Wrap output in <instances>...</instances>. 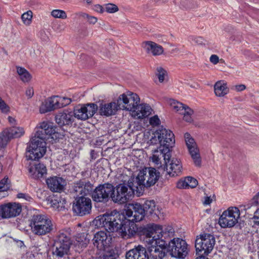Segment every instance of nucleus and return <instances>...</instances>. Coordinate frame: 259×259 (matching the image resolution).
<instances>
[{"mask_svg":"<svg viewBox=\"0 0 259 259\" xmlns=\"http://www.w3.org/2000/svg\"><path fill=\"white\" fill-rule=\"evenodd\" d=\"M39 128L27 148L26 157L28 159L36 160L42 157L46 152V140L56 133L57 127L51 122L43 121L40 124Z\"/></svg>","mask_w":259,"mask_h":259,"instance_id":"1","label":"nucleus"},{"mask_svg":"<svg viewBox=\"0 0 259 259\" xmlns=\"http://www.w3.org/2000/svg\"><path fill=\"white\" fill-rule=\"evenodd\" d=\"M124 219V214L114 210L98 216L94 220V223L98 227L104 228L108 232H118Z\"/></svg>","mask_w":259,"mask_h":259,"instance_id":"2","label":"nucleus"},{"mask_svg":"<svg viewBox=\"0 0 259 259\" xmlns=\"http://www.w3.org/2000/svg\"><path fill=\"white\" fill-rule=\"evenodd\" d=\"M72 245L69 230L60 231L54 240L53 255L56 258H62L68 255Z\"/></svg>","mask_w":259,"mask_h":259,"instance_id":"3","label":"nucleus"},{"mask_svg":"<svg viewBox=\"0 0 259 259\" xmlns=\"http://www.w3.org/2000/svg\"><path fill=\"white\" fill-rule=\"evenodd\" d=\"M132 179L129 180L128 184L120 183L115 187L113 186L114 192L112 194V201L114 203L123 204L131 199L134 191H136L137 186Z\"/></svg>","mask_w":259,"mask_h":259,"instance_id":"4","label":"nucleus"},{"mask_svg":"<svg viewBox=\"0 0 259 259\" xmlns=\"http://www.w3.org/2000/svg\"><path fill=\"white\" fill-rule=\"evenodd\" d=\"M140 229L141 232L145 236V241L146 244L149 239H157L158 235H159L160 239H166L172 237L174 233V229L170 227L163 229L160 225L153 223L147 224Z\"/></svg>","mask_w":259,"mask_h":259,"instance_id":"5","label":"nucleus"},{"mask_svg":"<svg viewBox=\"0 0 259 259\" xmlns=\"http://www.w3.org/2000/svg\"><path fill=\"white\" fill-rule=\"evenodd\" d=\"M166 239L159 238L157 239H149L147 241L146 246L148 259H163L166 255L165 250L167 247Z\"/></svg>","mask_w":259,"mask_h":259,"instance_id":"6","label":"nucleus"},{"mask_svg":"<svg viewBox=\"0 0 259 259\" xmlns=\"http://www.w3.org/2000/svg\"><path fill=\"white\" fill-rule=\"evenodd\" d=\"M159 178V172L153 167H145L140 170L136 178L132 179L138 187H150L153 186Z\"/></svg>","mask_w":259,"mask_h":259,"instance_id":"7","label":"nucleus"},{"mask_svg":"<svg viewBox=\"0 0 259 259\" xmlns=\"http://www.w3.org/2000/svg\"><path fill=\"white\" fill-rule=\"evenodd\" d=\"M30 226L32 232L37 235H45L50 233L53 229V225L51 219L46 215H33Z\"/></svg>","mask_w":259,"mask_h":259,"instance_id":"8","label":"nucleus"},{"mask_svg":"<svg viewBox=\"0 0 259 259\" xmlns=\"http://www.w3.org/2000/svg\"><path fill=\"white\" fill-rule=\"evenodd\" d=\"M166 246V252L176 258H185L189 251L186 241L180 238L171 239Z\"/></svg>","mask_w":259,"mask_h":259,"instance_id":"9","label":"nucleus"},{"mask_svg":"<svg viewBox=\"0 0 259 259\" xmlns=\"http://www.w3.org/2000/svg\"><path fill=\"white\" fill-rule=\"evenodd\" d=\"M113 192V184L105 183L99 184L94 189L91 197L95 202L106 204L110 200L112 201Z\"/></svg>","mask_w":259,"mask_h":259,"instance_id":"10","label":"nucleus"},{"mask_svg":"<svg viewBox=\"0 0 259 259\" xmlns=\"http://www.w3.org/2000/svg\"><path fill=\"white\" fill-rule=\"evenodd\" d=\"M215 239L211 234L204 233L197 236L195 240V246L197 253L200 255H208L213 249Z\"/></svg>","mask_w":259,"mask_h":259,"instance_id":"11","label":"nucleus"},{"mask_svg":"<svg viewBox=\"0 0 259 259\" xmlns=\"http://www.w3.org/2000/svg\"><path fill=\"white\" fill-rule=\"evenodd\" d=\"M240 210L236 207H229L224 211L219 220V223L222 228H231L238 222L240 218Z\"/></svg>","mask_w":259,"mask_h":259,"instance_id":"12","label":"nucleus"},{"mask_svg":"<svg viewBox=\"0 0 259 259\" xmlns=\"http://www.w3.org/2000/svg\"><path fill=\"white\" fill-rule=\"evenodd\" d=\"M117 99L121 109L132 112L136 110L140 100L137 94L131 92H127L120 95Z\"/></svg>","mask_w":259,"mask_h":259,"instance_id":"13","label":"nucleus"},{"mask_svg":"<svg viewBox=\"0 0 259 259\" xmlns=\"http://www.w3.org/2000/svg\"><path fill=\"white\" fill-rule=\"evenodd\" d=\"M92 207L91 199L83 196L77 197L72 205V210L74 213L79 216L89 214Z\"/></svg>","mask_w":259,"mask_h":259,"instance_id":"14","label":"nucleus"},{"mask_svg":"<svg viewBox=\"0 0 259 259\" xmlns=\"http://www.w3.org/2000/svg\"><path fill=\"white\" fill-rule=\"evenodd\" d=\"M97 109L98 106L96 104L88 103L76 106L72 112L74 118L81 120H85L93 117Z\"/></svg>","mask_w":259,"mask_h":259,"instance_id":"15","label":"nucleus"},{"mask_svg":"<svg viewBox=\"0 0 259 259\" xmlns=\"http://www.w3.org/2000/svg\"><path fill=\"white\" fill-rule=\"evenodd\" d=\"M21 205L16 203H9L0 206V219H8L18 215L21 212Z\"/></svg>","mask_w":259,"mask_h":259,"instance_id":"16","label":"nucleus"},{"mask_svg":"<svg viewBox=\"0 0 259 259\" xmlns=\"http://www.w3.org/2000/svg\"><path fill=\"white\" fill-rule=\"evenodd\" d=\"M24 133L23 128L19 127L13 126L5 129L0 134L1 146H6L11 139L19 138Z\"/></svg>","mask_w":259,"mask_h":259,"instance_id":"17","label":"nucleus"},{"mask_svg":"<svg viewBox=\"0 0 259 259\" xmlns=\"http://www.w3.org/2000/svg\"><path fill=\"white\" fill-rule=\"evenodd\" d=\"M144 212L142 205L138 203L129 204L125 210L124 215L128 218L133 217L132 221L138 222L144 218L146 215Z\"/></svg>","mask_w":259,"mask_h":259,"instance_id":"18","label":"nucleus"},{"mask_svg":"<svg viewBox=\"0 0 259 259\" xmlns=\"http://www.w3.org/2000/svg\"><path fill=\"white\" fill-rule=\"evenodd\" d=\"M55 121L61 127L72 126L74 122L72 111L65 110L63 112L58 113L55 116Z\"/></svg>","mask_w":259,"mask_h":259,"instance_id":"19","label":"nucleus"},{"mask_svg":"<svg viewBox=\"0 0 259 259\" xmlns=\"http://www.w3.org/2000/svg\"><path fill=\"white\" fill-rule=\"evenodd\" d=\"M138 230L137 225L133 221L127 220L125 217L123 219L118 232L123 238H130L134 235Z\"/></svg>","mask_w":259,"mask_h":259,"instance_id":"20","label":"nucleus"},{"mask_svg":"<svg viewBox=\"0 0 259 259\" xmlns=\"http://www.w3.org/2000/svg\"><path fill=\"white\" fill-rule=\"evenodd\" d=\"M166 163L170 162L169 165H167L166 170L171 177H175L181 175L182 172V165L179 159L172 158L170 159L169 155L165 154L163 155Z\"/></svg>","mask_w":259,"mask_h":259,"instance_id":"21","label":"nucleus"},{"mask_svg":"<svg viewBox=\"0 0 259 259\" xmlns=\"http://www.w3.org/2000/svg\"><path fill=\"white\" fill-rule=\"evenodd\" d=\"M185 141L189 150V153L192 158L196 166H200L201 159L199 150L196 147V144L189 133L185 134Z\"/></svg>","mask_w":259,"mask_h":259,"instance_id":"22","label":"nucleus"},{"mask_svg":"<svg viewBox=\"0 0 259 259\" xmlns=\"http://www.w3.org/2000/svg\"><path fill=\"white\" fill-rule=\"evenodd\" d=\"M111 240L112 238L110 235L108 236L106 232L101 231L95 234L93 243L94 246L98 249L102 250L109 245Z\"/></svg>","mask_w":259,"mask_h":259,"instance_id":"23","label":"nucleus"},{"mask_svg":"<svg viewBox=\"0 0 259 259\" xmlns=\"http://www.w3.org/2000/svg\"><path fill=\"white\" fill-rule=\"evenodd\" d=\"M46 183L48 188L51 191L59 193L64 190L66 185L65 180L61 177L57 176L48 178L46 180Z\"/></svg>","mask_w":259,"mask_h":259,"instance_id":"24","label":"nucleus"},{"mask_svg":"<svg viewBox=\"0 0 259 259\" xmlns=\"http://www.w3.org/2000/svg\"><path fill=\"white\" fill-rule=\"evenodd\" d=\"M119 109H121L117 99L116 101L101 104L99 106V113L102 116L108 117L115 114Z\"/></svg>","mask_w":259,"mask_h":259,"instance_id":"25","label":"nucleus"},{"mask_svg":"<svg viewBox=\"0 0 259 259\" xmlns=\"http://www.w3.org/2000/svg\"><path fill=\"white\" fill-rule=\"evenodd\" d=\"M94 185L90 181H79L74 184L73 190L79 195L85 196L92 195Z\"/></svg>","mask_w":259,"mask_h":259,"instance_id":"26","label":"nucleus"},{"mask_svg":"<svg viewBox=\"0 0 259 259\" xmlns=\"http://www.w3.org/2000/svg\"><path fill=\"white\" fill-rule=\"evenodd\" d=\"M30 176L34 179H38L47 174L46 166L41 163L30 165L28 168Z\"/></svg>","mask_w":259,"mask_h":259,"instance_id":"27","label":"nucleus"},{"mask_svg":"<svg viewBox=\"0 0 259 259\" xmlns=\"http://www.w3.org/2000/svg\"><path fill=\"white\" fill-rule=\"evenodd\" d=\"M58 96H55L49 98L40 107L39 111L41 113H45L59 109Z\"/></svg>","mask_w":259,"mask_h":259,"instance_id":"28","label":"nucleus"},{"mask_svg":"<svg viewBox=\"0 0 259 259\" xmlns=\"http://www.w3.org/2000/svg\"><path fill=\"white\" fill-rule=\"evenodd\" d=\"M126 259H148L146 248L139 245L130 250L126 254Z\"/></svg>","mask_w":259,"mask_h":259,"instance_id":"29","label":"nucleus"},{"mask_svg":"<svg viewBox=\"0 0 259 259\" xmlns=\"http://www.w3.org/2000/svg\"><path fill=\"white\" fill-rule=\"evenodd\" d=\"M90 241V239L88 237V234L85 233H80L76 235L75 241H74V246L76 250L80 252L82 250L85 248Z\"/></svg>","mask_w":259,"mask_h":259,"instance_id":"30","label":"nucleus"},{"mask_svg":"<svg viewBox=\"0 0 259 259\" xmlns=\"http://www.w3.org/2000/svg\"><path fill=\"white\" fill-rule=\"evenodd\" d=\"M165 130V131H166V132H165L166 134L165 133L162 136V138L163 139V146L169 150V148L172 147V146L175 144V136L173 133L170 130L166 129L163 126H160L157 130L162 131V130Z\"/></svg>","mask_w":259,"mask_h":259,"instance_id":"31","label":"nucleus"},{"mask_svg":"<svg viewBox=\"0 0 259 259\" xmlns=\"http://www.w3.org/2000/svg\"><path fill=\"white\" fill-rule=\"evenodd\" d=\"M143 47L148 53H151L154 56L160 55L163 52L161 46L150 41L144 42Z\"/></svg>","mask_w":259,"mask_h":259,"instance_id":"32","label":"nucleus"},{"mask_svg":"<svg viewBox=\"0 0 259 259\" xmlns=\"http://www.w3.org/2000/svg\"><path fill=\"white\" fill-rule=\"evenodd\" d=\"M151 108L146 104H138L136 107V110H134L133 112H135L136 115L139 118H144L147 117L151 113Z\"/></svg>","mask_w":259,"mask_h":259,"instance_id":"33","label":"nucleus"},{"mask_svg":"<svg viewBox=\"0 0 259 259\" xmlns=\"http://www.w3.org/2000/svg\"><path fill=\"white\" fill-rule=\"evenodd\" d=\"M214 90L215 95L218 97L224 96L229 92L227 83L222 80L218 81L215 83Z\"/></svg>","mask_w":259,"mask_h":259,"instance_id":"34","label":"nucleus"},{"mask_svg":"<svg viewBox=\"0 0 259 259\" xmlns=\"http://www.w3.org/2000/svg\"><path fill=\"white\" fill-rule=\"evenodd\" d=\"M165 132L166 131H165L164 130H162V131L156 130L150 140V143L153 145L159 144L163 146V139L162 136L165 133L166 134Z\"/></svg>","mask_w":259,"mask_h":259,"instance_id":"35","label":"nucleus"},{"mask_svg":"<svg viewBox=\"0 0 259 259\" xmlns=\"http://www.w3.org/2000/svg\"><path fill=\"white\" fill-rule=\"evenodd\" d=\"M146 215L149 216L153 214L155 209V202L153 200H147L142 206Z\"/></svg>","mask_w":259,"mask_h":259,"instance_id":"36","label":"nucleus"},{"mask_svg":"<svg viewBox=\"0 0 259 259\" xmlns=\"http://www.w3.org/2000/svg\"><path fill=\"white\" fill-rule=\"evenodd\" d=\"M17 71L22 81L25 82L30 80L31 75L24 68L18 67Z\"/></svg>","mask_w":259,"mask_h":259,"instance_id":"37","label":"nucleus"},{"mask_svg":"<svg viewBox=\"0 0 259 259\" xmlns=\"http://www.w3.org/2000/svg\"><path fill=\"white\" fill-rule=\"evenodd\" d=\"M169 104L171 108L177 112H181L184 111L187 108V106L184 105L183 104L178 102L175 100H170Z\"/></svg>","mask_w":259,"mask_h":259,"instance_id":"38","label":"nucleus"},{"mask_svg":"<svg viewBox=\"0 0 259 259\" xmlns=\"http://www.w3.org/2000/svg\"><path fill=\"white\" fill-rule=\"evenodd\" d=\"M118 256V254L116 251L111 249L105 250L100 256L99 259H116Z\"/></svg>","mask_w":259,"mask_h":259,"instance_id":"39","label":"nucleus"},{"mask_svg":"<svg viewBox=\"0 0 259 259\" xmlns=\"http://www.w3.org/2000/svg\"><path fill=\"white\" fill-rule=\"evenodd\" d=\"M11 187V182L7 176H5L0 181V192L7 191Z\"/></svg>","mask_w":259,"mask_h":259,"instance_id":"40","label":"nucleus"},{"mask_svg":"<svg viewBox=\"0 0 259 259\" xmlns=\"http://www.w3.org/2000/svg\"><path fill=\"white\" fill-rule=\"evenodd\" d=\"M193 113V111L188 106L184 111L181 112V114L184 115V120L187 122H190L192 120L191 115Z\"/></svg>","mask_w":259,"mask_h":259,"instance_id":"41","label":"nucleus"},{"mask_svg":"<svg viewBox=\"0 0 259 259\" xmlns=\"http://www.w3.org/2000/svg\"><path fill=\"white\" fill-rule=\"evenodd\" d=\"M53 17L57 18L65 19L67 15L64 11L61 10H54L51 12Z\"/></svg>","mask_w":259,"mask_h":259,"instance_id":"42","label":"nucleus"},{"mask_svg":"<svg viewBox=\"0 0 259 259\" xmlns=\"http://www.w3.org/2000/svg\"><path fill=\"white\" fill-rule=\"evenodd\" d=\"M58 106L59 108L64 107L71 103L72 100L69 98L61 97L58 96Z\"/></svg>","mask_w":259,"mask_h":259,"instance_id":"43","label":"nucleus"},{"mask_svg":"<svg viewBox=\"0 0 259 259\" xmlns=\"http://www.w3.org/2000/svg\"><path fill=\"white\" fill-rule=\"evenodd\" d=\"M165 74L166 71L162 67H157L156 76L158 78L159 82H162L164 81Z\"/></svg>","mask_w":259,"mask_h":259,"instance_id":"44","label":"nucleus"},{"mask_svg":"<svg viewBox=\"0 0 259 259\" xmlns=\"http://www.w3.org/2000/svg\"><path fill=\"white\" fill-rule=\"evenodd\" d=\"M21 18L25 24H29L32 18V12L28 11L22 15Z\"/></svg>","mask_w":259,"mask_h":259,"instance_id":"45","label":"nucleus"},{"mask_svg":"<svg viewBox=\"0 0 259 259\" xmlns=\"http://www.w3.org/2000/svg\"><path fill=\"white\" fill-rule=\"evenodd\" d=\"M0 110L2 112L7 113L10 111L9 106L0 97Z\"/></svg>","mask_w":259,"mask_h":259,"instance_id":"46","label":"nucleus"},{"mask_svg":"<svg viewBox=\"0 0 259 259\" xmlns=\"http://www.w3.org/2000/svg\"><path fill=\"white\" fill-rule=\"evenodd\" d=\"M187 180L188 181V188H195L198 185V181L196 179L191 177H187Z\"/></svg>","mask_w":259,"mask_h":259,"instance_id":"47","label":"nucleus"},{"mask_svg":"<svg viewBox=\"0 0 259 259\" xmlns=\"http://www.w3.org/2000/svg\"><path fill=\"white\" fill-rule=\"evenodd\" d=\"M106 11L108 13H113L118 10L117 6L114 4H108L105 6Z\"/></svg>","mask_w":259,"mask_h":259,"instance_id":"48","label":"nucleus"},{"mask_svg":"<svg viewBox=\"0 0 259 259\" xmlns=\"http://www.w3.org/2000/svg\"><path fill=\"white\" fill-rule=\"evenodd\" d=\"M188 184L186 177L183 180L182 179L179 181L177 184V187L179 189H188Z\"/></svg>","mask_w":259,"mask_h":259,"instance_id":"49","label":"nucleus"},{"mask_svg":"<svg viewBox=\"0 0 259 259\" xmlns=\"http://www.w3.org/2000/svg\"><path fill=\"white\" fill-rule=\"evenodd\" d=\"M149 122L152 126H156L160 124V121L157 115H154L150 118Z\"/></svg>","mask_w":259,"mask_h":259,"instance_id":"50","label":"nucleus"},{"mask_svg":"<svg viewBox=\"0 0 259 259\" xmlns=\"http://www.w3.org/2000/svg\"><path fill=\"white\" fill-rule=\"evenodd\" d=\"M251 219L253 220L255 225L259 226V208L255 211L253 217Z\"/></svg>","mask_w":259,"mask_h":259,"instance_id":"51","label":"nucleus"},{"mask_svg":"<svg viewBox=\"0 0 259 259\" xmlns=\"http://www.w3.org/2000/svg\"><path fill=\"white\" fill-rule=\"evenodd\" d=\"M17 198H22L24 200L31 201L32 200V198L31 196H30L28 194L26 193H20L17 194Z\"/></svg>","mask_w":259,"mask_h":259,"instance_id":"52","label":"nucleus"},{"mask_svg":"<svg viewBox=\"0 0 259 259\" xmlns=\"http://www.w3.org/2000/svg\"><path fill=\"white\" fill-rule=\"evenodd\" d=\"M194 42L198 45H202L205 44L204 39L200 36L195 37L193 39Z\"/></svg>","mask_w":259,"mask_h":259,"instance_id":"53","label":"nucleus"},{"mask_svg":"<svg viewBox=\"0 0 259 259\" xmlns=\"http://www.w3.org/2000/svg\"><path fill=\"white\" fill-rule=\"evenodd\" d=\"M84 17L88 19V21L91 24H95L97 21L96 17L89 16L88 14H84Z\"/></svg>","mask_w":259,"mask_h":259,"instance_id":"54","label":"nucleus"},{"mask_svg":"<svg viewBox=\"0 0 259 259\" xmlns=\"http://www.w3.org/2000/svg\"><path fill=\"white\" fill-rule=\"evenodd\" d=\"M251 203L255 206L259 205V192L253 197Z\"/></svg>","mask_w":259,"mask_h":259,"instance_id":"55","label":"nucleus"},{"mask_svg":"<svg viewBox=\"0 0 259 259\" xmlns=\"http://www.w3.org/2000/svg\"><path fill=\"white\" fill-rule=\"evenodd\" d=\"M34 94L33 89L31 87L27 88L26 91V95L28 98H31Z\"/></svg>","mask_w":259,"mask_h":259,"instance_id":"56","label":"nucleus"},{"mask_svg":"<svg viewBox=\"0 0 259 259\" xmlns=\"http://www.w3.org/2000/svg\"><path fill=\"white\" fill-rule=\"evenodd\" d=\"M219 57L216 55H212L210 57V61L213 64H217L219 62Z\"/></svg>","mask_w":259,"mask_h":259,"instance_id":"57","label":"nucleus"},{"mask_svg":"<svg viewBox=\"0 0 259 259\" xmlns=\"http://www.w3.org/2000/svg\"><path fill=\"white\" fill-rule=\"evenodd\" d=\"M246 88V87L244 84H239L235 86V89L236 91L238 92L242 91L244 90Z\"/></svg>","mask_w":259,"mask_h":259,"instance_id":"58","label":"nucleus"},{"mask_svg":"<svg viewBox=\"0 0 259 259\" xmlns=\"http://www.w3.org/2000/svg\"><path fill=\"white\" fill-rule=\"evenodd\" d=\"M95 10L97 12L102 13L103 12V8L100 5H97L95 6Z\"/></svg>","mask_w":259,"mask_h":259,"instance_id":"59","label":"nucleus"},{"mask_svg":"<svg viewBox=\"0 0 259 259\" xmlns=\"http://www.w3.org/2000/svg\"><path fill=\"white\" fill-rule=\"evenodd\" d=\"M211 201L212 200L210 199L209 197H206L204 203L206 205L210 204L211 202Z\"/></svg>","mask_w":259,"mask_h":259,"instance_id":"60","label":"nucleus"},{"mask_svg":"<svg viewBox=\"0 0 259 259\" xmlns=\"http://www.w3.org/2000/svg\"><path fill=\"white\" fill-rule=\"evenodd\" d=\"M152 160L154 162L158 163L159 161V158L156 155H153L152 156Z\"/></svg>","mask_w":259,"mask_h":259,"instance_id":"61","label":"nucleus"},{"mask_svg":"<svg viewBox=\"0 0 259 259\" xmlns=\"http://www.w3.org/2000/svg\"><path fill=\"white\" fill-rule=\"evenodd\" d=\"M8 120L10 122V123L12 124H14L15 122V119L11 116L8 117Z\"/></svg>","mask_w":259,"mask_h":259,"instance_id":"62","label":"nucleus"},{"mask_svg":"<svg viewBox=\"0 0 259 259\" xmlns=\"http://www.w3.org/2000/svg\"><path fill=\"white\" fill-rule=\"evenodd\" d=\"M196 259H208V258H206L203 255H201L200 256L197 257Z\"/></svg>","mask_w":259,"mask_h":259,"instance_id":"63","label":"nucleus"},{"mask_svg":"<svg viewBox=\"0 0 259 259\" xmlns=\"http://www.w3.org/2000/svg\"><path fill=\"white\" fill-rule=\"evenodd\" d=\"M94 150H92L91 151V155L92 159H94Z\"/></svg>","mask_w":259,"mask_h":259,"instance_id":"64","label":"nucleus"}]
</instances>
